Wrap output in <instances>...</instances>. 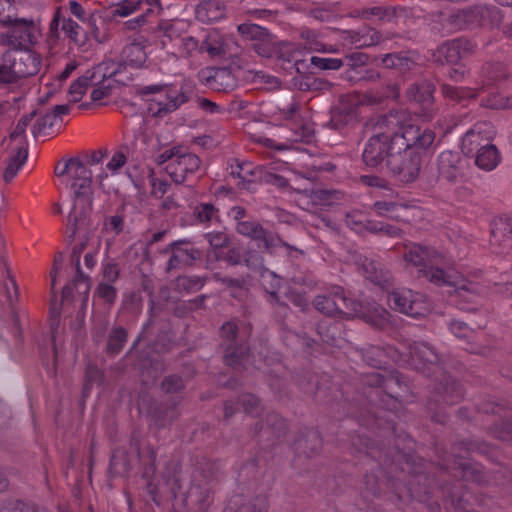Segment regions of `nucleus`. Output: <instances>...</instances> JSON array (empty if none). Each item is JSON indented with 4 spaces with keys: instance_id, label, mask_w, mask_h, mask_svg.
Returning <instances> with one entry per match:
<instances>
[{
    "instance_id": "obj_1",
    "label": "nucleus",
    "mask_w": 512,
    "mask_h": 512,
    "mask_svg": "<svg viewBox=\"0 0 512 512\" xmlns=\"http://www.w3.org/2000/svg\"><path fill=\"white\" fill-rule=\"evenodd\" d=\"M69 181L73 206L68 215L66 233L69 239H73L78 231L89 225L93 201L92 171L81 161Z\"/></svg>"
},
{
    "instance_id": "obj_2",
    "label": "nucleus",
    "mask_w": 512,
    "mask_h": 512,
    "mask_svg": "<svg viewBox=\"0 0 512 512\" xmlns=\"http://www.w3.org/2000/svg\"><path fill=\"white\" fill-rule=\"evenodd\" d=\"M420 141L416 143L402 142L401 149H395L388 158L387 168L392 176L401 183L415 181L421 169V155L417 149L426 150L433 144L435 133L430 129H423Z\"/></svg>"
},
{
    "instance_id": "obj_3",
    "label": "nucleus",
    "mask_w": 512,
    "mask_h": 512,
    "mask_svg": "<svg viewBox=\"0 0 512 512\" xmlns=\"http://www.w3.org/2000/svg\"><path fill=\"white\" fill-rule=\"evenodd\" d=\"M167 486L174 498L182 495L187 505H194L199 510L205 511L214 499L211 481L202 473L193 475L190 487L183 491L182 469L177 462H169L163 475Z\"/></svg>"
},
{
    "instance_id": "obj_4",
    "label": "nucleus",
    "mask_w": 512,
    "mask_h": 512,
    "mask_svg": "<svg viewBox=\"0 0 512 512\" xmlns=\"http://www.w3.org/2000/svg\"><path fill=\"white\" fill-rule=\"evenodd\" d=\"M403 258L408 265L416 269V277L426 278L429 282L442 286L451 284L450 276L438 264H444V256L433 248L419 244L406 247Z\"/></svg>"
},
{
    "instance_id": "obj_5",
    "label": "nucleus",
    "mask_w": 512,
    "mask_h": 512,
    "mask_svg": "<svg viewBox=\"0 0 512 512\" xmlns=\"http://www.w3.org/2000/svg\"><path fill=\"white\" fill-rule=\"evenodd\" d=\"M279 118L286 121V139L290 142L311 143L315 138L314 125L304 104L294 96L277 104Z\"/></svg>"
},
{
    "instance_id": "obj_6",
    "label": "nucleus",
    "mask_w": 512,
    "mask_h": 512,
    "mask_svg": "<svg viewBox=\"0 0 512 512\" xmlns=\"http://www.w3.org/2000/svg\"><path fill=\"white\" fill-rule=\"evenodd\" d=\"M507 77L505 67L502 63H487L483 66L479 80L476 81V87H457L449 84L441 86L442 94L445 98L462 102L473 99L490 88L495 87Z\"/></svg>"
},
{
    "instance_id": "obj_7",
    "label": "nucleus",
    "mask_w": 512,
    "mask_h": 512,
    "mask_svg": "<svg viewBox=\"0 0 512 512\" xmlns=\"http://www.w3.org/2000/svg\"><path fill=\"white\" fill-rule=\"evenodd\" d=\"M0 26L7 27L6 32H0V46L13 49L29 48L37 41V27L32 19L3 17Z\"/></svg>"
},
{
    "instance_id": "obj_8",
    "label": "nucleus",
    "mask_w": 512,
    "mask_h": 512,
    "mask_svg": "<svg viewBox=\"0 0 512 512\" xmlns=\"http://www.w3.org/2000/svg\"><path fill=\"white\" fill-rule=\"evenodd\" d=\"M401 119V113L398 111L378 116L373 120V135L387 136L391 142H394L396 138H401L402 142L416 143V141H420L419 137L423 133V129L410 124L402 125Z\"/></svg>"
},
{
    "instance_id": "obj_9",
    "label": "nucleus",
    "mask_w": 512,
    "mask_h": 512,
    "mask_svg": "<svg viewBox=\"0 0 512 512\" xmlns=\"http://www.w3.org/2000/svg\"><path fill=\"white\" fill-rule=\"evenodd\" d=\"M220 334L224 349V362L233 368L247 369L250 354L244 339L238 335L237 325L232 321L225 322L221 326Z\"/></svg>"
},
{
    "instance_id": "obj_10",
    "label": "nucleus",
    "mask_w": 512,
    "mask_h": 512,
    "mask_svg": "<svg viewBox=\"0 0 512 512\" xmlns=\"http://www.w3.org/2000/svg\"><path fill=\"white\" fill-rule=\"evenodd\" d=\"M314 307L321 313L334 316L342 314L352 316L360 311V303L348 296L340 286H333L325 293L314 298Z\"/></svg>"
},
{
    "instance_id": "obj_11",
    "label": "nucleus",
    "mask_w": 512,
    "mask_h": 512,
    "mask_svg": "<svg viewBox=\"0 0 512 512\" xmlns=\"http://www.w3.org/2000/svg\"><path fill=\"white\" fill-rule=\"evenodd\" d=\"M236 231L240 235L257 242L258 248L269 253H275L279 248H286L288 254L291 251H298L296 247L284 241L278 234L265 229L256 220H246L245 222L237 223Z\"/></svg>"
},
{
    "instance_id": "obj_12",
    "label": "nucleus",
    "mask_w": 512,
    "mask_h": 512,
    "mask_svg": "<svg viewBox=\"0 0 512 512\" xmlns=\"http://www.w3.org/2000/svg\"><path fill=\"white\" fill-rule=\"evenodd\" d=\"M389 306L413 318L425 315L430 310L426 295L410 289H397L388 295Z\"/></svg>"
},
{
    "instance_id": "obj_13",
    "label": "nucleus",
    "mask_w": 512,
    "mask_h": 512,
    "mask_svg": "<svg viewBox=\"0 0 512 512\" xmlns=\"http://www.w3.org/2000/svg\"><path fill=\"white\" fill-rule=\"evenodd\" d=\"M402 139L396 138L389 141L387 136L372 135L365 143L362 159L366 166L377 168L384 162L388 164V158L395 149H401Z\"/></svg>"
},
{
    "instance_id": "obj_14",
    "label": "nucleus",
    "mask_w": 512,
    "mask_h": 512,
    "mask_svg": "<svg viewBox=\"0 0 512 512\" xmlns=\"http://www.w3.org/2000/svg\"><path fill=\"white\" fill-rule=\"evenodd\" d=\"M6 61L12 66L17 82L20 79L36 75L41 67V57L29 48L8 49Z\"/></svg>"
},
{
    "instance_id": "obj_15",
    "label": "nucleus",
    "mask_w": 512,
    "mask_h": 512,
    "mask_svg": "<svg viewBox=\"0 0 512 512\" xmlns=\"http://www.w3.org/2000/svg\"><path fill=\"white\" fill-rule=\"evenodd\" d=\"M409 356L417 370L438 374L444 370L439 354L426 342H413L409 345Z\"/></svg>"
},
{
    "instance_id": "obj_16",
    "label": "nucleus",
    "mask_w": 512,
    "mask_h": 512,
    "mask_svg": "<svg viewBox=\"0 0 512 512\" xmlns=\"http://www.w3.org/2000/svg\"><path fill=\"white\" fill-rule=\"evenodd\" d=\"M474 50L473 43L465 38H456L442 43L432 53V60L438 64H457Z\"/></svg>"
},
{
    "instance_id": "obj_17",
    "label": "nucleus",
    "mask_w": 512,
    "mask_h": 512,
    "mask_svg": "<svg viewBox=\"0 0 512 512\" xmlns=\"http://www.w3.org/2000/svg\"><path fill=\"white\" fill-rule=\"evenodd\" d=\"M434 91L435 87L433 83L428 80L415 82L407 88V98L420 105V111L418 114L424 121H431L434 117Z\"/></svg>"
},
{
    "instance_id": "obj_18",
    "label": "nucleus",
    "mask_w": 512,
    "mask_h": 512,
    "mask_svg": "<svg viewBox=\"0 0 512 512\" xmlns=\"http://www.w3.org/2000/svg\"><path fill=\"white\" fill-rule=\"evenodd\" d=\"M163 253H171L167 262L166 271L177 270L185 266H191L201 257V251L186 240H178L170 243Z\"/></svg>"
},
{
    "instance_id": "obj_19",
    "label": "nucleus",
    "mask_w": 512,
    "mask_h": 512,
    "mask_svg": "<svg viewBox=\"0 0 512 512\" xmlns=\"http://www.w3.org/2000/svg\"><path fill=\"white\" fill-rule=\"evenodd\" d=\"M494 136V129L489 122L474 124L462 137V152L469 156L474 155L482 147L489 145Z\"/></svg>"
},
{
    "instance_id": "obj_20",
    "label": "nucleus",
    "mask_w": 512,
    "mask_h": 512,
    "mask_svg": "<svg viewBox=\"0 0 512 512\" xmlns=\"http://www.w3.org/2000/svg\"><path fill=\"white\" fill-rule=\"evenodd\" d=\"M409 472L413 474L411 476V480L408 482L409 486L398 482H392L390 484L394 500L399 501L400 503H408L413 499H416L422 503L427 502L429 500V492L427 490H422V488L413 487L415 483L419 485L420 482L425 479V477L421 475V471L418 468H411L409 469Z\"/></svg>"
},
{
    "instance_id": "obj_21",
    "label": "nucleus",
    "mask_w": 512,
    "mask_h": 512,
    "mask_svg": "<svg viewBox=\"0 0 512 512\" xmlns=\"http://www.w3.org/2000/svg\"><path fill=\"white\" fill-rule=\"evenodd\" d=\"M438 374L440 378H437V382L433 386L432 401L436 404L443 402L448 405L459 402L463 398L461 385L444 370Z\"/></svg>"
},
{
    "instance_id": "obj_22",
    "label": "nucleus",
    "mask_w": 512,
    "mask_h": 512,
    "mask_svg": "<svg viewBox=\"0 0 512 512\" xmlns=\"http://www.w3.org/2000/svg\"><path fill=\"white\" fill-rule=\"evenodd\" d=\"M439 176L449 182H457L464 177L466 161L457 151L445 150L437 157Z\"/></svg>"
},
{
    "instance_id": "obj_23",
    "label": "nucleus",
    "mask_w": 512,
    "mask_h": 512,
    "mask_svg": "<svg viewBox=\"0 0 512 512\" xmlns=\"http://www.w3.org/2000/svg\"><path fill=\"white\" fill-rule=\"evenodd\" d=\"M201 160L193 153L180 150L170 165H165L166 173L176 184H182L189 175L194 174L200 168Z\"/></svg>"
},
{
    "instance_id": "obj_24",
    "label": "nucleus",
    "mask_w": 512,
    "mask_h": 512,
    "mask_svg": "<svg viewBox=\"0 0 512 512\" xmlns=\"http://www.w3.org/2000/svg\"><path fill=\"white\" fill-rule=\"evenodd\" d=\"M490 243L496 253H508L512 250V214H506L491 223Z\"/></svg>"
},
{
    "instance_id": "obj_25",
    "label": "nucleus",
    "mask_w": 512,
    "mask_h": 512,
    "mask_svg": "<svg viewBox=\"0 0 512 512\" xmlns=\"http://www.w3.org/2000/svg\"><path fill=\"white\" fill-rule=\"evenodd\" d=\"M117 72V70L109 71V66L106 63H102L91 70H87L84 75L71 84L69 88L71 101H80L86 89L94 84V79L105 78L106 76L112 77L117 75Z\"/></svg>"
},
{
    "instance_id": "obj_26",
    "label": "nucleus",
    "mask_w": 512,
    "mask_h": 512,
    "mask_svg": "<svg viewBox=\"0 0 512 512\" xmlns=\"http://www.w3.org/2000/svg\"><path fill=\"white\" fill-rule=\"evenodd\" d=\"M61 31L75 43L79 42V30L80 26L73 21L71 18H66L61 13V8L58 7L55 11L54 17L50 22L48 43L50 45H56L60 39L59 27Z\"/></svg>"
},
{
    "instance_id": "obj_27",
    "label": "nucleus",
    "mask_w": 512,
    "mask_h": 512,
    "mask_svg": "<svg viewBox=\"0 0 512 512\" xmlns=\"http://www.w3.org/2000/svg\"><path fill=\"white\" fill-rule=\"evenodd\" d=\"M196 19L204 24H212L226 15L224 0H202L195 7Z\"/></svg>"
},
{
    "instance_id": "obj_28",
    "label": "nucleus",
    "mask_w": 512,
    "mask_h": 512,
    "mask_svg": "<svg viewBox=\"0 0 512 512\" xmlns=\"http://www.w3.org/2000/svg\"><path fill=\"white\" fill-rule=\"evenodd\" d=\"M163 92L165 93V101L157 102L156 109L152 106L150 107V110L153 111L155 116H164L174 112L188 100L182 87L178 88L176 86L166 85V89H164Z\"/></svg>"
},
{
    "instance_id": "obj_29",
    "label": "nucleus",
    "mask_w": 512,
    "mask_h": 512,
    "mask_svg": "<svg viewBox=\"0 0 512 512\" xmlns=\"http://www.w3.org/2000/svg\"><path fill=\"white\" fill-rule=\"evenodd\" d=\"M206 84L218 92H230L238 86V79L230 68H213L208 71Z\"/></svg>"
},
{
    "instance_id": "obj_30",
    "label": "nucleus",
    "mask_w": 512,
    "mask_h": 512,
    "mask_svg": "<svg viewBox=\"0 0 512 512\" xmlns=\"http://www.w3.org/2000/svg\"><path fill=\"white\" fill-rule=\"evenodd\" d=\"M443 468L447 470H461V476L466 480H471L479 484L485 482V478L478 466L467 461L465 455L454 454L452 458L444 460Z\"/></svg>"
},
{
    "instance_id": "obj_31",
    "label": "nucleus",
    "mask_w": 512,
    "mask_h": 512,
    "mask_svg": "<svg viewBox=\"0 0 512 512\" xmlns=\"http://www.w3.org/2000/svg\"><path fill=\"white\" fill-rule=\"evenodd\" d=\"M121 63L117 68L113 67L112 70H117V74L121 72L123 67L141 68L147 60V54L144 46L140 42H132L127 44L121 52ZM109 71L111 69L109 68Z\"/></svg>"
},
{
    "instance_id": "obj_32",
    "label": "nucleus",
    "mask_w": 512,
    "mask_h": 512,
    "mask_svg": "<svg viewBox=\"0 0 512 512\" xmlns=\"http://www.w3.org/2000/svg\"><path fill=\"white\" fill-rule=\"evenodd\" d=\"M358 266L365 278L372 283L382 287L388 284L389 273L384 270L383 265L379 261L361 256L358 259Z\"/></svg>"
},
{
    "instance_id": "obj_33",
    "label": "nucleus",
    "mask_w": 512,
    "mask_h": 512,
    "mask_svg": "<svg viewBox=\"0 0 512 512\" xmlns=\"http://www.w3.org/2000/svg\"><path fill=\"white\" fill-rule=\"evenodd\" d=\"M444 21V27L447 33L477 26L475 6L453 12L446 17Z\"/></svg>"
},
{
    "instance_id": "obj_34",
    "label": "nucleus",
    "mask_w": 512,
    "mask_h": 512,
    "mask_svg": "<svg viewBox=\"0 0 512 512\" xmlns=\"http://www.w3.org/2000/svg\"><path fill=\"white\" fill-rule=\"evenodd\" d=\"M344 40L356 48H364L378 44L381 40V35L374 28L365 26L358 30L346 31Z\"/></svg>"
},
{
    "instance_id": "obj_35",
    "label": "nucleus",
    "mask_w": 512,
    "mask_h": 512,
    "mask_svg": "<svg viewBox=\"0 0 512 512\" xmlns=\"http://www.w3.org/2000/svg\"><path fill=\"white\" fill-rule=\"evenodd\" d=\"M369 56L362 52H353L347 54L342 61L344 62L345 78L351 82L361 81L363 78L364 67L367 65Z\"/></svg>"
},
{
    "instance_id": "obj_36",
    "label": "nucleus",
    "mask_w": 512,
    "mask_h": 512,
    "mask_svg": "<svg viewBox=\"0 0 512 512\" xmlns=\"http://www.w3.org/2000/svg\"><path fill=\"white\" fill-rule=\"evenodd\" d=\"M200 53H207L210 57H218L225 53V40L216 29L206 30L200 39Z\"/></svg>"
},
{
    "instance_id": "obj_37",
    "label": "nucleus",
    "mask_w": 512,
    "mask_h": 512,
    "mask_svg": "<svg viewBox=\"0 0 512 512\" xmlns=\"http://www.w3.org/2000/svg\"><path fill=\"white\" fill-rule=\"evenodd\" d=\"M476 166L484 171H493L501 162V154L497 147L490 143L474 154Z\"/></svg>"
},
{
    "instance_id": "obj_38",
    "label": "nucleus",
    "mask_w": 512,
    "mask_h": 512,
    "mask_svg": "<svg viewBox=\"0 0 512 512\" xmlns=\"http://www.w3.org/2000/svg\"><path fill=\"white\" fill-rule=\"evenodd\" d=\"M382 65L387 69H394L401 74L413 70L417 63L404 52L388 53L381 58Z\"/></svg>"
},
{
    "instance_id": "obj_39",
    "label": "nucleus",
    "mask_w": 512,
    "mask_h": 512,
    "mask_svg": "<svg viewBox=\"0 0 512 512\" xmlns=\"http://www.w3.org/2000/svg\"><path fill=\"white\" fill-rule=\"evenodd\" d=\"M223 260L229 265L236 266L244 263L249 268H256L262 264V257L256 251H247L244 256L242 250L238 247L230 248Z\"/></svg>"
},
{
    "instance_id": "obj_40",
    "label": "nucleus",
    "mask_w": 512,
    "mask_h": 512,
    "mask_svg": "<svg viewBox=\"0 0 512 512\" xmlns=\"http://www.w3.org/2000/svg\"><path fill=\"white\" fill-rule=\"evenodd\" d=\"M355 120V111L350 106H339L331 111L330 120L325 124L326 127L341 131Z\"/></svg>"
},
{
    "instance_id": "obj_41",
    "label": "nucleus",
    "mask_w": 512,
    "mask_h": 512,
    "mask_svg": "<svg viewBox=\"0 0 512 512\" xmlns=\"http://www.w3.org/2000/svg\"><path fill=\"white\" fill-rule=\"evenodd\" d=\"M28 157V149L22 144L13 149L8 160L7 167L4 171L3 179L10 182L17 175L20 168L24 165Z\"/></svg>"
},
{
    "instance_id": "obj_42",
    "label": "nucleus",
    "mask_w": 512,
    "mask_h": 512,
    "mask_svg": "<svg viewBox=\"0 0 512 512\" xmlns=\"http://www.w3.org/2000/svg\"><path fill=\"white\" fill-rule=\"evenodd\" d=\"M477 26H495L502 22L501 10L495 6L476 5Z\"/></svg>"
},
{
    "instance_id": "obj_43",
    "label": "nucleus",
    "mask_w": 512,
    "mask_h": 512,
    "mask_svg": "<svg viewBox=\"0 0 512 512\" xmlns=\"http://www.w3.org/2000/svg\"><path fill=\"white\" fill-rule=\"evenodd\" d=\"M317 331L321 339L333 346H337L341 339V324L336 321H321L317 325Z\"/></svg>"
},
{
    "instance_id": "obj_44",
    "label": "nucleus",
    "mask_w": 512,
    "mask_h": 512,
    "mask_svg": "<svg viewBox=\"0 0 512 512\" xmlns=\"http://www.w3.org/2000/svg\"><path fill=\"white\" fill-rule=\"evenodd\" d=\"M251 49L260 57L273 58L278 53L276 37L268 32L260 41L252 43Z\"/></svg>"
},
{
    "instance_id": "obj_45",
    "label": "nucleus",
    "mask_w": 512,
    "mask_h": 512,
    "mask_svg": "<svg viewBox=\"0 0 512 512\" xmlns=\"http://www.w3.org/2000/svg\"><path fill=\"white\" fill-rule=\"evenodd\" d=\"M126 162L127 157L123 152H114L109 161L106 163L105 169L96 176L97 181L102 185L103 181L108 177L109 173L111 175L118 174Z\"/></svg>"
},
{
    "instance_id": "obj_46",
    "label": "nucleus",
    "mask_w": 512,
    "mask_h": 512,
    "mask_svg": "<svg viewBox=\"0 0 512 512\" xmlns=\"http://www.w3.org/2000/svg\"><path fill=\"white\" fill-rule=\"evenodd\" d=\"M390 352L379 346H369L363 349L361 356L363 361L373 368H381L382 365L386 364V357Z\"/></svg>"
},
{
    "instance_id": "obj_47",
    "label": "nucleus",
    "mask_w": 512,
    "mask_h": 512,
    "mask_svg": "<svg viewBox=\"0 0 512 512\" xmlns=\"http://www.w3.org/2000/svg\"><path fill=\"white\" fill-rule=\"evenodd\" d=\"M265 168L262 166H256L250 162H244V172L242 173V180L239 185L242 188L250 189V185L257 182H262Z\"/></svg>"
},
{
    "instance_id": "obj_48",
    "label": "nucleus",
    "mask_w": 512,
    "mask_h": 512,
    "mask_svg": "<svg viewBox=\"0 0 512 512\" xmlns=\"http://www.w3.org/2000/svg\"><path fill=\"white\" fill-rule=\"evenodd\" d=\"M484 93H487V96L481 100L482 106L490 109L512 108V98L502 96L494 87Z\"/></svg>"
},
{
    "instance_id": "obj_49",
    "label": "nucleus",
    "mask_w": 512,
    "mask_h": 512,
    "mask_svg": "<svg viewBox=\"0 0 512 512\" xmlns=\"http://www.w3.org/2000/svg\"><path fill=\"white\" fill-rule=\"evenodd\" d=\"M0 512H49L35 503L22 500H8L0 506Z\"/></svg>"
},
{
    "instance_id": "obj_50",
    "label": "nucleus",
    "mask_w": 512,
    "mask_h": 512,
    "mask_svg": "<svg viewBox=\"0 0 512 512\" xmlns=\"http://www.w3.org/2000/svg\"><path fill=\"white\" fill-rule=\"evenodd\" d=\"M127 342V331L122 327H114L108 335L107 351L118 354Z\"/></svg>"
},
{
    "instance_id": "obj_51",
    "label": "nucleus",
    "mask_w": 512,
    "mask_h": 512,
    "mask_svg": "<svg viewBox=\"0 0 512 512\" xmlns=\"http://www.w3.org/2000/svg\"><path fill=\"white\" fill-rule=\"evenodd\" d=\"M300 37L305 41V47L310 51L315 52H334L331 46L327 48L325 44H323L319 38L318 34L309 28H303L300 31Z\"/></svg>"
},
{
    "instance_id": "obj_52",
    "label": "nucleus",
    "mask_w": 512,
    "mask_h": 512,
    "mask_svg": "<svg viewBox=\"0 0 512 512\" xmlns=\"http://www.w3.org/2000/svg\"><path fill=\"white\" fill-rule=\"evenodd\" d=\"M237 31L243 38L252 41V43L260 41L269 32L266 28L250 22L238 25Z\"/></svg>"
},
{
    "instance_id": "obj_53",
    "label": "nucleus",
    "mask_w": 512,
    "mask_h": 512,
    "mask_svg": "<svg viewBox=\"0 0 512 512\" xmlns=\"http://www.w3.org/2000/svg\"><path fill=\"white\" fill-rule=\"evenodd\" d=\"M399 96V87L397 84H389L384 93L369 92L363 96L362 103L366 105H379L386 98L396 99Z\"/></svg>"
},
{
    "instance_id": "obj_54",
    "label": "nucleus",
    "mask_w": 512,
    "mask_h": 512,
    "mask_svg": "<svg viewBox=\"0 0 512 512\" xmlns=\"http://www.w3.org/2000/svg\"><path fill=\"white\" fill-rule=\"evenodd\" d=\"M398 11H403L402 8L395 7H372L362 12V16L366 19L378 18L382 21H390L394 17H398Z\"/></svg>"
},
{
    "instance_id": "obj_55",
    "label": "nucleus",
    "mask_w": 512,
    "mask_h": 512,
    "mask_svg": "<svg viewBox=\"0 0 512 512\" xmlns=\"http://www.w3.org/2000/svg\"><path fill=\"white\" fill-rule=\"evenodd\" d=\"M366 221V215L359 210L347 212L345 215V224L347 225L348 228H350L357 234L362 235L365 233Z\"/></svg>"
},
{
    "instance_id": "obj_56",
    "label": "nucleus",
    "mask_w": 512,
    "mask_h": 512,
    "mask_svg": "<svg viewBox=\"0 0 512 512\" xmlns=\"http://www.w3.org/2000/svg\"><path fill=\"white\" fill-rule=\"evenodd\" d=\"M104 380L103 372L93 365H88L85 372V383L83 386V395L88 396L94 385H101Z\"/></svg>"
},
{
    "instance_id": "obj_57",
    "label": "nucleus",
    "mask_w": 512,
    "mask_h": 512,
    "mask_svg": "<svg viewBox=\"0 0 512 512\" xmlns=\"http://www.w3.org/2000/svg\"><path fill=\"white\" fill-rule=\"evenodd\" d=\"M125 206L122 205L117 209L114 215L108 216L104 220V227L107 231L113 232L116 235L120 234L124 230L125 222Z\"/></svg>"
},
{
    "instance_id": "obj_58",
    "label": "nucleus",
    "mask_w": 512,
    "mask_h": 512,
    "mask_svg": "<svg viewBox=\"0 0 512 512\" xmlns=\"http://www.w3.org/2000/svg\"><path fill=\"white\" fill-rule=\"evenodd\" d=\"M109 468L115 474H121L130 470L127 454L123 449H116L110 459Z\"/></svg>"
},
{
    "instance_id": "obj_59",
    "label": "nucleus",
    "mask_w": 512,
    "mask_h": 512,
    "mask_svg": "<svg viewBox=\"0 0 512 512\" xmlns=\"http://www.w3.org/2000/svg\"><path fill=\"white\" fill-rule=\"evenodd\" d=\"M110 78L111 77L106 76L105 78L94 79V84L91 85L94 86L90 96L92 101H100L110 95L111 89L113 88L110 83Z\"/></svg>"
},
{
    "instance_id": "obj_60",
    "label": "nucleus",
    "mask_w": 512,
    "mask_h": 512,
    "mask_svg": "<svg viewBox=\"0 0 512 512\" xmlns=\"http://www.w3.org/2000/svg\"><path fill=\"white\" fill-rule=\"evenodd\" d=\"M242 11L249 18L258 20H271L274 19L277 15L276 10L264 8L261 6H251L249 4H243Z\"/></svg>"
},
{
    "instance_id": "obj_61",
    "label": "nucleus",
    "mask_w": 512,
    "mask_h": 512,
    "mask_svg": "<svg viewBox=\"0 0 512 512\" xmlns=\"http://www.w3.org/2000/svg\"><path fill=\"white\" fill-rule=\"evenodd\" d=\"M160 0H143V5L145 7L143 13L138 15L132 20L128 21L129 28H136L144 25L147 22V17L150 14H153L155 9L160 7Z\"/></svg>"
},
{
    "instance_id": "obj_62",
    "label": "nucleus",
    "mask_w": 512,
    "mask_h": 512,
    "mask_svg": "<svg viewBox=\"0 0 512 512\" xmlns=\"http://www.w3.org/2000/svg\"><path fill=\"white\" fill-rule=\"evenodd\" d=\"M142 9H145L143 0H124L115 6L113 15L127 17L132 13Z\"/></svg>"
},
{
    "instance_id": "obj_63",
    "label": "nucleus",
    "mask_w": 512,
    "mask_h": 512,
    "mask_svg": "<svg viewBox=\"0 0 512 512\" xmlns=\"http://www.w3.org/2000/svg\"><path fill=\"white\" fill-rule=\"evenodd\" d=\"M235 512H268V500L259 495L243 503Z\"/></svg>"
},
{
    "instance_id": "obj_64",
    "label": "nucleus",
    "mask_w": 512,
    "mask_h": 512,
    "mask_svg": "<svg viewBox=\"0 0 512 512\" xmlns=\"http://www.w3.org/2000/svg\"><path fill=\"white\" fill-rule=\"evenodd\" d=\"M285 429L286 426L283 418L279 414L272 412L267 416L266 427L261 426L260 431L266 432L267 430H271L276 437H280L284 434Z\"/></svg>"
}]
</instances>
